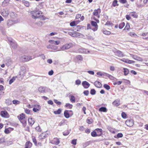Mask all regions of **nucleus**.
<instances>
[{
    "instance_id": "obj_1",
    "label": "nucleus",
    "mask_w": 148,
    "mask_h": 148,
    "mask_svg": "<svg viewBox=\"0 0 148 148\" xmlns=\"http://www.w3.org/2000/svg\"><path fill=\"white\" fill-rule=\"evenodd\" d=\"M18 118L21 122L23 124V125L25 126L27 124L26 120L25 119V115L23 113H22L18 116Z\"/></svg>"
},
{
    "instance_id": "obj_2",
    "label": "nucleus",
    "mask_w": 148,
    "mask_h": 148,
    "mask_svg": "<svg viewBox=\"0 0 148 148\" xmlns=\"http://www.w3.org/2000/svg\"><path fill=\"white\" fill-rule=\"evenodd\" d=\"M31 13L32 14V17L35 19L40 17V14H42V12L40 11L34 10L31 12Z\"/></svg>"
},
{
    "instance_id": "obj_3",
    "label": "nucleus",
    "mask_w": 148,
    "mask_h": 148,
    "mask_svg": "<svg viewBox=\"0 0 148 148\" xmlns=\"http://www.w3.org/2000/svg\"><path fill=\"white\" fill-rule=\"evenodd\" d=\"M73 45L72 43H69V44H66L63 45L61 48V49L62 50H64L66 49H67L71 47H73Z\"/></svg>"
},
{
    "instance_id": "obj_4",
    "label": "nucleus",
    "mask_w": 148,
    "mask_h": 148,
    "mask_svg": "<svg viewBox=\"0 0 148 148\" xmlns=\"http://www.w3.org/2000/svg\"><path fill=\"white\" fill-rule=\"evenodd\" d=\"M32 59L31 56H23L20 58L22 62H27Z\"/></svg>"
},
{
    "instance_id": "obj_5",
    "label": "nucleus",
    "mask_w": 148,
    "mask_h": 148,
    "mask_svg": "<svg viewBox=\"0 0 148 148\" xmlns=\"http://www.w3.org/2000/svg\"><path fill=\"white\" fill-rule=\"evenodd\" d=\"M91 23L92 26L94 27V28H92V30L94 31H96L97 30L98 27V26L97 22L93 21H92Z\"/></svg>"
},
{
    "instance_id": "obj_6",
    "label": "nucleus",
    "mask_w": 148,
    "mask_h": 148,
    "mask_svg": "<svg viewBox=\"0 0 148 148\" xmlns=\"http://www.w3.org/2000/svg\"><path fill=\"white\" fill-rule=\"evenodd\" d=\"M48 134L47 132H44L40 135L38 136L39 139L41 140L45 138L48 136Z\"/></svg>"
},
{
    "instance_id": "obj_7",
    "label": "nucleus",
    "mask_w": 148,
    "mask_h": 148,
    "mask_svg": "<svg viewBox=\"0 0 148 148\" xmlns=\"http://www.w3.org/2000/svg\"><path fill=\"white\" fill-rule=\"evenodd\" d=\"M120 61L124 62L128 64H132L135 62V61L132 60H128L127 59L123 58L122 59H120Z\"/></svg>"
},
{
    "instance_id": "obj_8",
    "label": "nucleus",
    "mask_w": 148,
    "mask_h": 148,
    "mask_svg": "<svg viewBox=\"0 0 148 148\" xmlns=\"http://www.w3.org/2000/svg\"><path fill=\"white\" fill-rule=\"evenodd\" d=\"M9 40L12 48L14 49H16L17 46L16 43L15 41H13L12 39H10V40L9 39Z\"/></svg>"
},
{
    "instance_id": "obj_9",
    "label": "nucleus",
    "mask_w": 148,
    "mask_h": 148,
    "mask_svg": "<svg viewBox=\"0 0 148 148\" xmlns=\"http://www.w3.org/2000/svg\"><path fill=\"white\" fill-rule=\"evenodd\" d=\"M60 143V141L59 139L57 138H54L53 140L51 141V143L55 144L56 145H58Z\"/></svg>"
},
{
    "instance_id": "obj_10",
    "label": "nucleus",
    "mask_w": 148,
    "mask_h": 148,
    "mask_svg": "<svg viewBox=\"0 0 148 148\" xmlns=\"http://www.w3.org/2000/svg\"><path fill=\"white\" fill-rule=\"evenodd\" d=\"M78 51L81 53H87L90 52L89 51L84 48H80L78 50Z\"/></svg>"
},
{
    "instance_id": "obj_11",
    "label": "nucleus",
    "mask_w": 148,
    "mask_h": 148,
    "mask_svg": "<svg viewBox=\"0 0 148 148\" xmlns=\"http://www.w3.org/2000/svg\"><path fill=\"white\" fill-rule=\"evenodd\" d=\"M1 115L4 117L8 118L9 117V115L8 113L6 111H2L1 112Z\"/></svg>"
},
{
    "instance_id": "obj_12",
    "label": "nucleus",
    "mask_w": 148,
    "mask_h": 148,
    "mask_svg": "<svg viewBox=\"0 0 148 148\" xmlns=\"http://www.w3.org/2000/svg\"><path fill=\"white\" fill-rule=\"evenodd\" d=\"M101 12V10L100 8H98L97 10H94V12H93V14L95 16H97L99 18L100 16L99 15V13H100Z\"/></svg>"
},
{
    "instance_id": "obj_13",
    "label": "nucleus",
    "mask_w": 148,
    "mask_h": 148,
    "mask_svg": "<svg viewBox=\"0 0 148 148\" xmlns=\"http://www.w3.org/2000/svg\"><path fill=\"white\" fill-rule=\"evenodd\" d=\"M114 53L117 54V55L119 57H123L124 56L123 52L119 50H116Z\"/></svg>"
},
{
    "instance_id": "obj_14",
    "label": "nucleus",
    "mask_w": 148,
    "mask_h": 148,
    "mask_svg": "<svg viewBox=\"0 0 148 148\" xmlns=\"http://www.w3.org/2000/svg\"><path fill=\"white\" fill-rule=\"evenodd\" d=\"M47 87H46L40 86L38 89V91L42 93L45 92V90Z\"/></svg>"
},
{
    "instance_id": "obj_15",
    "label": "nucleus",
    "mask_w": 148,
    "mask_h": 148,
    "mask_svg": "<svg viewBox=\"0 0 148 148\" xmlns=\"http://www.w3.org/2000/svg\"><path fill=\"white\" fill-rule=\"evenodd\" d=\"M82 84L83 86L85 88H88L90 86V84L86 81L83 82Z\"/></svg>"
},
{
    "instance_id": "obj_16",
    "label": "nucleus",
    "mask_w": 148,
    "mask_h": 148,
    "mask_svg": "<svg viewBox=\"0 0 148 148\" xmlns=\"http://www.w3.org/2000/svg\"><path fill=\"white\" fill-rule=\"evenodd\" d=\"M113 105L115 106H118L120 104V101L119 99L115 100L113 102Z\"/></svg>"
},
{
    "instance_id": "obj_17",
    "label": "nucleus",
    "mask_w": 148,
    "mask_h": 148,
    "mask_svg": "<svg viewBox=\"0 0 148 148\" xmlns=\"http://www.w3.org/2000/svg\"><path fill=\"white\" fill-rule=\"evenodd\" d=\"M127 125L129 127H131L133 125V121L132 119L127 120L125 122Z\"/></svg>"
},
{
    "instance_id": "obj_18",
    "label": "nucleus",
    "mask_w": 148,
    "mask_h": 148,
    "mask_svg": "<svg viewBox=\"0 0 148 148\" xmlns=\"http://www.w3.org/2000/svg\"><path fill=\"white\" fill-rule=\"evenodd\" d=\"M94 85L98 88H101L102 85L101 84L99 81H96L94 83Z\"/></svg>"
},
{
    "instance_id": "obj_19",
    "label": "nucleus",
    "mask_w": 148,
    "mask_h": 148,
    "mask_svg": "<svg viewBox=\"0 0 148 148\" xmlns=\"http://www.w3.org/2000/svg\"><path fill=\"white\" fill-rule=\"evenodd\" d=\"M132 55V58L135 60L139 61H143V59L142 58H141L140 57L137 56H135L134 55Z\"/></svg>"
},
{
    "instance_id": "obj_20",
    "label": "nucleus",
    "mask_w": 148,
    "mask_h": 148,
    "mask_svg": "<svg viewBox=\"0 0 148 148\" xmlns=\"http://www.w3.org/2000/svg\"><path fill=\"white\" fill-rule=\"evenodd\" d=\"M28 121L29 125L32 126L34 123L35 121L32 118H29L28 119Z\"/></svg>"
},
{
    "instance_id": "obj_21",
    "label": "nucleus",
    "mask_w": 148,
    "mask_h": 148,
    "mask_svg": "<svg viewBox=\"0 0 148 148\" xmlns=\"http://www.w3.org/2000/svg\"><path fill=\"white\" fill-rule=\"evenodd\" d=\"M9 14L8 11L7 10H4L3 12H2V15L5 17L7 16Z\"/></svg>"
},
{
    "instance_id": "obj_22",
    "label": "nucleus",
    "mask_w": 148,
    "mask_h": 148,
    "mask_svg": "<svg viewBox=\"0 0 148 148\" xmlns=\"http://www.w3.org/2000/svg\"><path fill=\"white\" fill-rule=\"evenodd\" d=\"M32 144L29 141L27 142L25 144V148H30L32 146Z\"/></svg>"
},
{
    "instance_id": "obj_23",
    "label": "nucleus",
    "mask_w": 148,
    "mask_h": 148,
    "mask_svg": "<svg viewBox=\"0 0 148 148\" xmlns=\"http://www.w3.org/2000/svg\"><path fill=\"white\" fill-rule=\"evenodd\" d=\"M14 22L12 21L8 20L7 22V25L8 27H10L11 26L14 24Z\"/></svg>"
},
{
    "instance_id": "obj_24",
    "label": "nucleus",
    "mask_w": 148,
    "mask_h": 148,
    "mask_svg": "<svg viewBox=\"0 0 148 148\" xmlns=\"http://www.w3.org/2000/svg\"><path fill=\"white\" fill-rule=\"evenodd\" d=\"M99 111L100 112H106L107 111V110L106 107H102L99 108Z\"/></svg>"
},
{
    "instance_id": "obj_25",
    "label": "nucleus",
    "mask_w": 148,
    "mask_h": 148,
    "mask_svg": "<svg viewBox=\"0 0 148 148\" xmlns=\"http://www.w3.org/2000/svg\"><path fill=\"white\" fill-rule=\"evenodd\" d=\"M68 111V110H65L64 112V116L66 118H68L70 117V115Z\"/></svg>"
},
{
    "instance_id": "obj_26",
    "label": "nucleus",
    "mask_w": 148,
    "mask_h": 148,
    "mask_svg": "<svg viewBox=\"0 0 148 148\" xmlns=\"http://www.w3.org/2000/svg\"><path fill=\"white\" fill-rule=\"evenodd\" d=\"M123 72L124 73V75H127L129 73V70L125 68H123Z\"/></svg>"
},
{
    "instance_id": "obj_27",
    "label": "nucleus",
    "mask_w": 148,
    "mask_h": 148,
    "mask_svg": "<svg viewBox=\"0 0 148 148\" xmlns=\"http://www.w3.org/2000/svg\"><path fill=\"white\" fill-rule=\"evenodd\" d=\"M89 40H93V38L89 34H86V36H85V38Z\"/></svg>"
},
{
    "instance_id": "obj_28",
    "label": "nucleus",
    "mask_w": 148,
    "mask_h": 148,
    "mask_svg": "<svg viewBox=\"0 0 148 148\" xmlns=\"http://www.w3.org/2000/svg\"><path fill=\"white\" fill-rule=\"evenodd\" d=\"M130 15L133 17L135 18L138 17V15L135 12H132L130 13Z\"/></svg>"
},
{
    "instance_id": "obj_29",
    "label": "nucleus",
    "mask_w": 148,
    "mask_h": 148,
    "mask_svg": "<svg viewBox=\"0 0 148 148\" xmlns=\"http://www.w3.org/2000/svg\"><path fill=\"white\" fill-rule=\"evenodd\" d=\"M62 110L61 108L58 109L57 111H54L53 113L56 114H60Z\"/></svg>"
},
{
    "instance_id": "obj_30",
    "label": "nucleus",
    "mask_w": 148,
    "mask_h": 148,
    "mask_svg": "<svg viewBox=\"0 0 148 148\" xmlns=\"http://www.w3.org/2000/svg\"><path fill=\"white\" fill-rule=\"evenodd\" d=\"M70 100L72 102H75V97L73 95L71 96Z\"/></svg>"
},
{
    "instance_id": "obj_31",
    "label": "nucleus",
    "mask_w": 148,
    "mask_h": 148,
    "mask_svg": "<svg viewBox=\"0 0 148 148\" xmlns=\"http://www.w3.org/2000/svg\"><path fill=\"white\" fill-rule=\"evenodd\" d=\"M91 135L93 137H96L97 136H99V135H98L97 134L96 132L93 131L91 133Z\"/></svg>"
},
{
    "instance_id": "obj_32",
    "label": "nucleus",
    "mask_w": 148,
    "mask_h": 148,
    "mask_svg": "<svg viewBox=\"0 0 148 148\" xmlns=\"http://www.w3.org/2000/svg\"><path fill=\"white\" fill-rule=\"evenodd\" d=\"M37 108H38V109L36 108H33V111H34L35 112H37V111H38L40 109V106L37 105Z\"/></svg>"
},
{
    "instance_id": "obj_33",
    "label": "nucleus",
    "mask_w": 148,
    "mask_h": 148,
    "mask_svg": "<svg viewBox=\"0 0 148 148\" xmlns=\"http://www.w3.org/2000/svg\"><path fill=\"white\" fill-rule=\"evenodd\" d=\"M125 23L124 22H122L120 23L119 25V28L120 29H122L124 26Z\"/></svg>"
},
{
    "instance_id": "obj_34",
    "label": "nucleus",
    "mask_w": 148,
    "mask_h": 148,
    "mask_svg": "<svg viewBox=\"0 0 148 148\" xmlns=\"http://www.w3.org/2000/svg\"><path fill=\"white\" fill-rule=\"evenodd\" d=\"M117 0H114L113 1L112 3V5L114 7H115L116 6H118L119 4L117 3Z\"/></svg>"
},
{
    "instance_id": "obj_35",
    "label": "nucleus",
    "mask_w": 148,
    "mask_h": 148,
    "mask_svg": "<svg viewBox=\"0 0 148 148\" xmlns=\"http://www.w3.org/2000/svg\"><path fill=\"white\" fill-rule=\"evenodd\" d=\"M103 87L107 90H109L110 89V87L107 84H104L103 85Z\"/></svg>"
},
{
    "instance_id": "obj_36",
    "label": "nucleus",
    "mask_w": 148,
    "mask_h": 148,
    "mask_svg": "<svg viewBox=\"0 0 148 148\" xmlns=\"http://www.w3.org/2000/svg\"><path fill=\"white\" fill-rule=\"evenodd\" d=\"M77 37H81L82 38H85V36L84 35L80 33H78L77 34Z\"/></svg>"
},
{
    "instance_id": "obj_37",
    "label": "nucleus",
    "mask_w": 148,
    "mask_h": 148,
    "mask_svg": "<svg viewBox=\"0 0 148 148\" xmlns=\"http://www.w3.org/2000/svg\"><path fill=\"white\" fill-rule=\"evenodd\" d=\"M96 130L98 132H100V134L99 135V136H101L102 134V130L101 129L97 128L96 129Z\"/></svg>"
},
{
    "instance_id": "obj_38",
    "label": "nucleus",
    "mask_w": 148,
    "mask_h": 148,
    "mask_svg": "<svg viewBox=\"0 0 148 148\" xmlns=\"http://www.w3.org/2000/svg\"><path fill=\"white\" fill-rule=\"evenodd\" d=\"M90 93L92 95H94L96 93V91L95 89H92L91 90Z\"/></svg>"
},
{
    "instance_id": "obj_39",
    "label": "nucleus",
    "mask_w": 148,
    "mask_h": 148,
    "mask_svg": "<svg viewBox=\"0 0 148 148\" xmlns=\"http://www.w3.org/2000/svg\"><path fill=\"white\" fill-rule=\"evenodd\" d=\"M15 78L14 77H13L9 81V84H12L15 80Z\"/></svg>"
},
{
    "instance_id": "obj_40",
    "label": "nucleus",
    "mask_w": 148,
    "mask_h": 148,
    "mask_svg": "<svg viewBox=\"0 0 148 148\" xmlns=\"http://www.w3.org/2000/svg\"><path fill=\"white\" fill-rule=\"evenodd\" d=\"M24 5L26 7H28L29 5V3L26 1H24L23 2Z\"/></svg>"
},
{
    "instance_id": "obj_41",
    "label": "nucleus",
    "mask_w": 148,
    "mask_h": 148,
    "mask_svg": "<svg viewBox=\"0 0 148 148\" xmlns=\"http://www.w3.org/2000/svg\"><path fill=\"white\" fill-rule=\"evenodd\" d=\"M65 106L66 107H69L70 109H71L73 107V105L69 103H67L65 105Z\"/></svg>"
},
{
    "instance_id": "obj_42",
    "label": "nucleus",
    "mask_w": 148,
    "mask_h": 148,
    "mask_svg": "<svg viewBox=\"0 0 148 148\" xmlns=\"http://www.w3.org/2000/svg\"><path fill=\"white\" fill-rule=\"evenodd\" d=\"M69 134V132L67 130H66L63 132V135L66 136L68 135Z\"/></svg>"
},
{
    "instance_id": "obj_43",
    "label": "nucleus",
    "mask_w": 148,
    "mask_h": 148,
    "mask_svg": "<svg viewBox=\"0 0 148 148\" xmlns=\"http://www.w3.org/2000/svg\"><path fill=\"white\" fill-rule=\"evenodd\" d=\"M77 140L76 139H74L72 140L71 143L75 145L77 143Z\"/></svg>"
},
{
    "instance_id": "obj_44",
    "label": "nucleus",
    "mask_w": 148,
    "mask_h": 148,
    "mask_svg": "<svg viewBox=\"0 0 148 148\" xmlns=\"http://www.w3.org/2000/svg\"><path fill=\"white\" fill-rule=\"evenodd\" d=\"M77 59L79 60H83V58L81 55H78L77 56Z\"/></svg>"
},
{
    "instance_id": "obj_45",
    "label": "nucleus",
    "mask_w": 148,
    "mask_h": 148,
    "mask_svg": "<svg viewBox=\"0 0 148 148\" xmlns=\"http://www.w3.org/2000/svg\"><path fill=\"white\" fill-rule=\"evenodd\" d=\"M103 33L106 35H109L110 34V31L105 30L103 31Z\"/></svg>"
},
{
    "instance_id": "obj_46",
    "label": "nucleus",
    "mask_w": 148,
    "mask_h": 148,
    "mask_svg": "<svg viewBox=\"0 0 148 148\" xmlns=\"http://www.w3.org/2000/svg\"><path fill=\"white\" fill-rule=\"evenodd\" d=\"M130 28V25L129 23H127L126 24V26L124 29H127L128 30Z\"/></svg>"
},
{
    "instance_id": "obj_47",
    "label": "nucleus",
    "mask_w": 148,
    "mask_h": 148,
    "mask_svg": "<svg viewBox=\"0 0 148 148\" xmlns=\"http://www.w3.org/2000/svg\"><path fill=\"white\" fill-rule=\"evenodd\" d=\"M70 25L72 27L75 26L76 25L75 22V21H73L70 23Z\"/></svg>"
},
{
    "instance_id": "obj_48",
    "label": "nucleus",
    "mask_w": 148,
    "mask_h": 148,
    "mask_svg": "<svg viewBox=\"0 0 148 148\" xmlns=\"http://www.w3.org/2000/svg\"><path fill=\"white\" fill-rule=\"evenodd\" d=\"M121 116L123 118L125 119L126 118L127 115L124 112H123L121 114Z\"/></svg>"
},
{
    "instance_id": "obj_49",
    "label": "nucleus",
    "mask_w": 148,
    "mask_h": 148,
    "mask_svg": "<svg viewBox=\"0 0 148 148\" xmlns=\"http://www.w3.org/2000/svg\"><path fill=\"white\" fill-rule=\"evenodd\" d=\"M77 34L78 33H77L76 32H73L72 36L74 37H77Z\"/></svg>"
},
{
    "instance_id": "obj_50",
    "label": "nucleus",
    "mask_w": 148,
    "mask_h": 148,
    "mask_svg": "<svg viewBox=\"0 0 148 148\" xmlns=\"http://www.w3.org/2000/svg\"><path fill=\"white\" fill-rule=\"evenodd\" d=\"M36 129L38 132H40L41 131V129L39 126L36 127Z\"/></svg>"
},
{
    "instance_id": "obj_51",
    "label": "nucleus",
    "mask_w": 148,
    "mask_h": 148,
    "mask_svg": "<svg viewBox=\"0 0 148 148\" xmlns=\"http://www.w3.org/2000/svg\"><path fill=\"white\" fill-rule=\"evenodd\" d=\"M83 93L86 96H88L89 93V92L88 90H85L83 92Z\"/></svg>"
},
{
    "instance_id": "obj_52",
    "label": "nucleus",
    "mask_w": 148,
    "mask_h": 148,
    "mask_svg": "<svg viewBox=\"0 0 148 148\" xmlns=\"http://www.w3.org/2000/svg\"><path fill=\"white\" fill-rule=\"evenodd\" d=\"M81 83V82L79 79H78L75 81V84L76 85H79Z\"/></svg>"
},
{
    "instance_id": "obj_53",
    "label": "nucleus",
    "mask_w": 148,
    "mask_h": 148,
    "mask_svg": "<svg viewBox=\"0 0 148 148\" xmlns=\"http://www.w3.org/2000/svg\"><path fill=\"white\" fill-rule=\"evenodd\" d=\"M33 142L34 143L35 145H36L37 144V142L35 138L34 137L32 138Z\"/></svg>"
},
{
    "instance_id": "obj_54",
    "label": "nucleus",
    "mask_w": 148,
    "mask_h": 148,
    "mask_svg": "<svg viewBox=\"0 0 148 148\" xmlns=\"http://www.w3.org/2000/svg\"><path fill=\"white\" fill-rule=\"evenodd\" d=\"M54 102L58 105H60L61 104L60 102L58 101L56 99L54 100Z\"/></svg>"
},
{
    "instance_id": "obj_55",
    "label": "nucleus",
    "mask_w": 148,
    "mask_h": 148,
    "mask_svg": "<svg viewBox=\"0 0 148 148\" xmlns=\"http://www.w3.org/2000/svg\"><path fill=\"white\" fill-rule=\"evenodd\" d=\"M119 2L123 4H124L127 2L126 0H119Z\"/></svg>"
},
{
    "instance_id": "obj_56",
    "label": "nucleus",
    "mask_w": 148,
    "mask_h": 148,
    "mask_svg": "<svg viewBox=\"0 0 148 148\" xmlns=\"http://www.w3.org/2000/svg\"><path fill=\"white\" fill-rule=\"evenodd\" d=\"M122 83V82L121 81H118L116 82H115V83H114V85L117 84L118 85L121 84Z\"/></svg>"
},
{
    "instance_id": "obj_57",
    "label": "nucleus",
    "mask_w": 148,
    "mask_h": 148,
    "mask_svg": "<svg viewBox=\"0 0 148 148\" xmlns=\"http://www.w3.org/2000/svg\"><path fill=\"white\" fill-rule=\"evenodd\" d=\"M12 64V62L11 60H8V62L6 63V64L9 66H10L11 64Z\"/></svg>"
},
{
    "instance_id": "obj_58",
    "label": "nucleus",
    "mask_w": 148,
    "mask_h": 148,
    "mask_svg": "<svg viewBox=\"0 0 148 148\" xmlns=\"http://www.w3.org/2000/svg\"><path fill=\"white\" fill-rule=\"evenodd\" d=\"M5 142V139L4 138H0V143H2Z\"/></svg>"
},
{
    "instance_id": "obj_59",
    "label": "nucleus",
    "mask_w": 148,
    "mask_h": 148,
    "mask_svg": "<svg viewBox=\"0 0 148 148\" xmlns=\"http://www.w3.org/2000/svg\"><path fill=\"white\" fill-rule=\"evenodd\" d=\"M57 48H58L56 46L54 45H52V47L51 49L54 50H56L57 49Z\"/></svg>"
},
{
    "instance_id": "obj_60",
    "label": "nucleus",
    "mask_w": 148,
    "mask_h": 148,
    "mask_svg": "<svg viewBox=\"0 0 148 148\" xmlns=\"http://www.w3.org/2000/svg\"><path fill=\"white\" fill-rule=\"evenodd\" d=\"M117 136L118 138H121L123 136V134L121 133H118L117 134Z\"/></svg>"
},
{
    "instance_id": "obj_61",
    "label": "nucleus",
    "mask_w": 148,
    "mask_h": 148,
    "mask_svg": "<svg viewBox=\"0 0 148 148\" xmlns=\"http://www.w3.org/2000/svg\"><path fill=\"white\" fill-rule=\"evenodd\" d=\"M25 112L26 113L28 114H29L30 113V110L27 109H25Z\"/></svg>"
},
{
    "instance_id": "obj_62",
    "label": "nucleus",
    "mask_w": 148,
    "mask_h": 148,
    "mask_svg": "<svg viewBox=\"0 0 148 148\" xmlns=\"http://www.w3.org/2000/svg\"><path fill=\"white\" fill-rule=\"evenodd\" d=\"M108 77L110 79L112 80L113 79L114 77L113 76H112V75L108 74Z\"/></svg>"
},
{
    "instance_id": "obj_63",
    "label": "nucleus",
    "mask_w": 148,
    "mask_h": 148,
    "mask_svg": "<svg viewBox=\"0 0 148 148\" xmlns=\"http://www.w3.org/2000/svg\"><path fill=\"white\" fill-rule=\"evenodd\" d=\"M129 34L131 36H134L135 35H136V34L134 33H133L132 32H130L129 33Z\"/></svg>"
},
{
    "instance_id": "obj_64",
    "label": "nucleus",
    "mask_w": 148,
    "mask_h": 148,
    "mask_svg": "<svg viewBox=\"0 0 148 148\" xmlns=\"http://www.w3.org/2000/svg\"><path fill=\"white\" fill-rule=\"evenodd\" d=\"M81 28V26L79 25L77 26L76 28L75 29L77 31L79 30V29H80Z\"/></svg>"
}]
</instances>
